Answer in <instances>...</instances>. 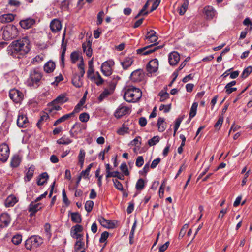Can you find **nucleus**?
<instances>
[{
  "mask_svg": "<svg viewBox=\"0 0 252 252\" xmlns=\"http://www.w3.org/2000/svg\"><path fill=\"white\" fill-rule=\"evenodd\" d=\"M30 50V41L27 37L13 41L7 49L8 55L16 59L23 58Z\"/></svg>",
  "mask_w": 252,
  "mask_h": 252,
  "instance_id": "f257e3e1",
  "label": "nucleus"
},
{
  "mask_svg": "<svg viewBox=\"0 0 252 252\" xmlns=\"http://www.w3.org/2000/svg\"><path fill=\"white\" fill-rule=\"evenodd\" d=\"M142 96V92L139 88L132 86H128L126 88L124 98L128 102H135Z\"/></svg>",
  "mask_w": 252,
  "mask_h": 252,
  "instance_id": "f03ea898",
  "label": "nucleus"
},
{
  "mask_svg": "<svg viewBox=\"0 0 252 252\" xmlns=\"http://www.w3.org/2000/svg\"><path fill=\"white\" fill-rule=\"evenodd\" d=\"M42 77V73L38 69L31 70L28 80L29 85L35 88L38 87L40 84Z\"/></svg>",
  "mask_w": 252,
  "mask_h": 252,
  "instance_id": "7ed1b4c3",
  "label": "nucleus"
},
{
  "mask_svg": "<svg viewBox=\"0 0 252 252\" xmlns=\"http://www.w3.org/2000/svg\"><path fill=\"white\" fill-rule=\"evenodd\" d=\"M43 242V239L39 236L34 235L27 239L25 242V247L27 250L36 248Z\"/></svg>",
  "mask_w": 252,
  "mask_h": 252,
  "instance_id": "20e7f679",
  "label": "nucleus"
},
{
  "mask_svg": "<svg viewBox=\"0 0 252 252\" xmlns=\"http://www.w3.org/2000/svg\"><path fill=\"white\" fill-rule=\"evenodd\" d=\"M18 34L17 28L14 25L7 26L3 31V36L5 40H10L15 38Z\"/></svg>",
  "mask_w": 252,
  "mask_h": 252,
  "instance_id": "39448f33",
  "label": "nucleus"
},
{
  "mask_svg": "<svg viewBox=\"0 0 252 252\" xmlns=\"http://www.w3.org/2000/svg\"><path fill=\"white\" fill-rule=\"evenodd\" d=\"M10 98L16 103H20L24 98V94L19 90L13 89L9 93Z\"/></svg>",
  "mask_w": 252,
  "mask_h": 252,
  "instance_id": "423d86ee",
  "label": "nucleus"
},
{
  "mask_svg": "<svg viewBox=\"0 0 252 252\" xmlns=\"http://www.w3.org/2000/svg\"><path fill=\"white\" fill-rule=\"evenodd\" d=\"M114 65L113 61H107L104 62L101 66V70L103 74L106 76H109L112 73V67Z\"/></svg>",
  "mask_w": 252,
  "mask_h": 252,
  "instance_id": "0eeeda50",
  "label": "nucleus"
},
{
  "mask_svg": "<svg viewBox=\"0 0 252 252\" xmlns=\"http://www.w3.org/2000/svg\"><path fill=\"white\" fill-rule=\"evenodd\" d=\"M155 44L145 46L136 50L137 54L143 55L149 54L156 50L160 48L161 46H155Z\"/></svg>",
  "mask_w": 252,
  "mask_h": 252,
  "instance_id": "6e6552de",
  "label": "nucleus"
},
{
  "mask_svg": "<svg viewBox=\"0 0 252 252\" xmlns=\"http://www.w3.org/2000/svg\"><path fill=\"white\" fill-rule=\"evenodd\" d=\"M9 155V149L8 145L3 143L0 145V160L5 162Z\"/></svg>",
  "mask_w": 252,
  "mask_h": 252,
  "instance_id": "1a4fd4ad",
  "label": "nucleus"
},
{
  "mask_svg": "<svg viewBox=\"0 0 252 252\" xmlns=\"http://www.w3.org/2000/svg\"><path fill=\"white\" fill-rule=\"evenodd\" d=\"M17 125L18 127L21 128L26 127L29 125L28 118L23 112H19L17 119Z\"/></svg>",
  "mask_w": 252,
  "mask_h": 252,
  "instance_id": "9d476101",
  "label": "nucleus"
},
{
  "mask_svg": "<svg viewBox=\"0 0 252 252\" xmlns=\"http://www.w3.org/2000/svg\"><path fill=\"white\" fill-rule=\"evenodd\" d=\"M158 68V61L157 59L151 60L146 66L147 71L150 73L157 72Z\"/></svg>",
  "mask_w": 252,
  "mask_h": 252,
  "instance_id": "9b49d317",
  "label": "nucleus"
},
{
  "mask_svg": "<svg viewBox=\"0 0 252 252\" xmlns=\"http://www.w3.org/2000/svg\"><path fill=\"white\" fill-rule=\"evenodd\" d=\"M11 221V217L8 213H2L0 216V227H7Z\"/></svg>",
  "mask_w": 252,
  "mask_h": 252,
  "instance_id": "f8f14e48",
  "label": "nucleus"
},
{
  "mask_svg": "<svg viewBox=\"0 0 252 252\" xmlns=\"http://www.w3.org/2000/svg\"><path fill=\"white\" fill-rule=\"evenodd\" d=\"M180 60V56L177 52L170 53L168 56V61L171 65H176Z\"/></svg>",
  "mask_w": 252,
  "mask_h": 252,
  "instance_id": "ddd939ff",
  "label": "nucleus"
},
{
  "mask_svg": "<svg viewBox=\"0 0 252 252\" xmlns=\"http://www.w3.org/2000/svg\"><path fill=\"white\" fill-rule=\"evenodd\" d=\"M130 112V109L123 105H121L116 110L115 113V116L117 118H121Z\"/></svg>",
  "mask_w": 252,
  "mask_h": 252,
  "instance_id": "4468645a",
  "label": "nucleus"
},
{
  "mask_svg": "<svg viewBox=\"0 0 252 252\" xmlns=\"http://www.w3.org/2000/svg\"><path fill=\"white\" fill-rule=\"evenodd\" d=\"M144 77L142 70L137 69L132 72L130 79L133 82H137L141 81Z\"/></svg>",
  "mask_w": 252,
  "mask_h": 252,
  "instance_id": "2eb2a0df",
  "label": "nucleus"
},
{
  "mask_svg": "<svg viewBox=\"0 0 252 252\" xmlns=\"http://www.w3.org/2000/svg\"><path fill=\"white\" fill-rule=\"evenodd\" d=\"M40 203L32 202L29 205L28 210L31 212L30 216L32 217L39 210L41 209Z\"/></svg>",
  "mask_w": 252,
  "mask_h": 252,
  "instance_id": "dca6fc26",
  "label": "nucleus"
},
{
  "mask_svg": "<svg viewBox=\"0 0 252 252\" xmlns=\"http://www.w3.org/2000/svg\"><path fill=\"white\" fill-rule=\"evenodd\" d=\"M35 23V20L33 18H27L26 19L21 20L20 22V25L23 29L30 28Z\"/></svg>",
  "mask_w": 252,
  "mask_h": 252,
  "instance_id": "f3484780",
  "label": "nucleus"
},
{
  "mask_svg": "<svg viewBox=\"0 0 252 252\" xmlns=\"http://www.w3.org/2000/svg\"><path fill=\"white\" fill-rule=\"evenodd\" d=\"M98 220L101 225L107 228H113L115 227L114 222L110 220H106L102 217L99 218Z\"/></svg>",
  "mask_w": 252,
  "mask_h": 252,
  "instance_id": "a211bd4d",
  "label": "nucleus"
},
{
  "mask_svg": "<svg viewBox=\"0 0 252 252\" xmlns=\"http://www.w3.org/2000/svg\"><path fill=\"white\" fill-rule=\"evenodd\" d=\"M50 29L53 32H57L62 29V24L57 19L53 20L50 23Z\"/></svg>",
  "mask_w": 252,
  "mask_h": 252,
  "instance_id": "6ab92c4d",
  "label": "nucleus"
},
{
  "mask_svg": "<svg viewBox=\"0 0 252 252\" xmlns=\"http://www.w3.org/2000/svg\"><path fill=\"white\" fill-rule=\"evenodd\" d=\"M77 73H74L72 78V83L76 88H80L83 85L82 77Z\"/></svg>",
  "mask_w": 252,
  "mask_h": 252,
  "instance_id": "aec40b11",
  "label": "nucleus"
},
{
  "mask_svg": "<svg viewBox=\"0 0 252 252\" xmlns=\"http://www.w3.org/2000/svg\"><path fill=\"white\" fill-rule=\"evenodd\" d=\"M120 79V78L118 75H114L112 78L107 79L106 82L109 86H111L112 89H115L117 82Z\"/></svg>",
  "mask_w": 252,
  "mask_h": 252,
  "instance_id": "412c9836",
  "label": "nucleus"
},
{
  "mask_svg": "<svg viewBox=\"0 0 252 252\" xmlns=\"http://www.w3.org/2000/svg\"><path fill=\"white\" fill-rule=\"evenodd\" d=\"M133 63L132 57H126L123 61L121 62V64L124 69H127Z\"/></svg>",
  "mask_w": 252,
  "mask_h": 252,
  "instance_id": "4be33fe9",
  "label": "nucleus"
},
{
  "mask_svg": "<svg viewBox=\"0 0 252 252\" xmlns=\"http://www.w3.org/2000/svg\"><path fill=\"white\" fill-rule=\"evenodd\" d=\"M15 16L12 14H3L0 16V22L2 23H6L12 21Z\"/></svg>",
  "mask_w": 252,
  "mask_h": 252,
  "instance_id": "5701e85b",
  "label": "nucleus"
},
{
  "mask_svg": "<svg viewBox=\"0 0 252 252\" xmlns=\"http://www.w3.org/2000/svg\"><path fill=\"white\" fill-rule=\"evenodd\" d=\"M17 202L16 197L12 195H9L5 201V205L7 207L13 206Z\"/></svg>",
  "mask_w": 252,
  "mask_h": 252,
  "instance_id": "b1692460",
  "label": "nucleus"
},
{
  "mask_svg": "<svg viewBox=\"0 0 252 252\" xmlns=\"http://www.w3.org/2000/svg\"><path fill=\"white\" fill-rule=\"evenodd\" d=\"M146 38L151 43H154L157 41L158 37L156 35V32L154 30H150L149 31L146 36Z\"/></svg>",
  "mask_w": 252,
  "mask_h": 252,
  "instance_id": "393cba45",
  "label": "nucleus"
},
{
  "mask_svg": "<svg viewBox=\"0 0 252 252\" xmlns=\"http://www.w3.org/2000/svg\"><path fill=\"white\" fill-rule=\"evenodd\" d=\"M108 88L105 89L104 91L100 94L99 97V100L100 101H102L113 92L114 89H112L111 86H108Z\"/></svg>",
  "mask_w": 252,
  "mask_h": 252,
  "instance_id": "a878e982",
  "label": "nucleus"
},
{
  "mask_svg": "<svg viewBox=\"0 0 252 252\" xmlns=\"http://www.w3.org/2000/svg\"><path fill=\"white\" fill-rule=\"evenodd\" d=\"M73 115H74V112H71L70 113L64 115L62 117H61V118H60L59 119H58L55 122V123L54 124V126H57L58 124L64 122L65 121L67 120L69 118L73 116Z\"/></svg>",
  "mask_w": 252,
  "mask_h": 252,
  "instance_id": "bb28decb",
  "label": "nucleus"
},
{
  "mask_svg": "<svg viewBox=\"0 0 252 252\" xmlns=\"http://www.w3.org/2000/svg\"><path fill=\"white\" fill-rule=\"evenodd\" d=\"M55 68V64L53 62H47L44 66V69L47 73H51L53 71Z\"/></svg>",
  "mask_w": 252,
  "mask_h": 252,
  "instance_id": "cd10ccee",
  "label": "nucleus"
},
{
  "mask_svg": "<svg viewBox=\"0 0 252 252\" xmlns=\"http://www.w3.org/2000/svg\"><path fill=\"white\" fill-rule=\"evenodd\" d=\"M34 170L35 167L33 165H31L29 168L25 177V181H29L32 178Z\"/></svg>",
  "mask_w": 252,
  "mask_h": 252,
  "instance_id": "c85d7f7f",
  "label": "nucleus"
},
{
  "mask_svg": "<svg viewBox=\"0 0 252 252\" xmlns=\"http://www.w3.org/2000/svg\"><path fill=\"white\" fill-rule=\"evenodd\" d=\"M157 126L159 132H163L166 128V123L164 122V119L163 118H159Z\"/></svg>",
  "mask_w": 252,
  "mask_h": 252,
  "instance_id": "c756f323",
  "label": "nucleus"
},
{
  "mask_svg": "<svg viewBox=\"0 0 252 252\" xmlns=\"http://www.w3.org/2000/svg\"><path fill=\"white\" fill-rule=\"evenodd\" d=\"M82 48L84 52L86 53V55L90 57L92 54V50L91 49V45L90 42H88L87 44H83Z\"/></svg>",
  "mask_w": 252,
  "mask_h": 252,
  "instance_id": "7c9ffc66",
  "label": "nucleus"
},
{
  "mask_svg": "<svg viewBox=\"0 0 252 252\" xmlns=\"http://www.w3.org/2000/svg\"><path fill=\"white\" fill-rule=\"evenodd\" d=\"M49 119V116L47 113H44L40 117L38 123H37V126L38 128L41 129L42 126L47 122Z\"/></svg>",
  "mask_w": 252,
  "mask_h": 252,
  "instance_id": "2f4dec72",
  "label": "nucleus"
},
{
  "mask_svg": "<svg viewBox=\"0 0 252 252\" xmlns=\"http://www.w3.org/2000/svg\"><path fill=\"white\" fill-rule=\"evenodd\" d=\"M70 217L71 220L74 223H79L81 222V216L78 213H71Z\"/></svg>",
  "mask_w": 252,
  "mask_h": 252,
  "instance_id": "473e14b6",
  "label": "nucleus"
},
{
  "mask_svg": "<svg viewBox=\"0 0 252 252\" xmlns=\"http://www.w3.org/2000/svg\"><path fill=\"white\" fill-rule=\"evenodd\" d=\"M48 178V174L46 172L42 173L39 177L37 180V184L38 185H43L47 180Z\"/></svg>",
  "mask_w": 252,
  "mask_h": 252,
  "instance_id": "72a5a7b5",
  "label": "nucleus"
},
{
  "mask_svg": "<svg viewBox=\"0 0 252 252\" xmlns=\"http://www.w3.org/2000/svg\"><path fill=\"white\" fill-rule=\"evenodd\" d=\"M64 39H65V33H63L62 40V52L61 54V60L63 62L64 61V57L65 55V53L66 50V42H64Z\"/></svg>",
  "mask_w": 252,
  "mask_h": 252,
  "instance_id": "f704fd0d",
  "label": "nucleus"
},
{
  "mask_svg": "<svg viewBox=\"0 0 252 252\" xmlns=\"http://www.w3.org/2000/svg\"><path fill=\"white\" fill-rule=\"evenodd\" d=\"M204 12L207 18L212 19L215 16V11L212 7H207L204 8Z\"/></svg>",
  "mask_w": 252,
  "mask_h": 252,
  "instance_id": "c9c22d12",
  "label": "nucleus"
},
{
  "mask_svg": "<svg viewBox=\"0 0 252 252\" xmlns=\"http://www.w3.org/2000/svg\"><path fill=\"white\" fill-rule=\"evenodd\" d=\"M21 162V158L18 155H15L13 157L11 161V165L13 167H17L20 164Z\"/></svg>",
  "mask_w": 252,
  "mask_h": 252,
  "instance_id": "e433bc0d",
  "label": "nucleus"
},
{
  "mask_svg": "<svg viewBox=\"0 0 252 252\" xmlns=\"http://www.w3.org/2000/svg\"><path fill=\"white\" fill-rule=\"evenodd\" d=\"M184 2L182 4L179 11V14L181 15H184L186 11H187L188 5H189V1L188 0H183Z\"/></svg>",
  "mask_w": 252,
  "mask_h": 252,
  "instance_id": "4c0bfd02",
  "label": "nucleus"
},
{
  "mask_svg": "<svg viewBox=\"0 0 252 252\" xmlns=\"http://www.w3.org/2000/svg\"><path fill=\"white\" fill-rule=\"evenodd\" d=\"M198 106V104L196 102H194L190 108V110L189 112V118L191 119L193 117H194L196 114V111H197V108Z\"/></svg>",
  "mask_w": 252,
  "mask_h": 252,
  "instance_id": "58836bf2",
  "label": "nucleus"
},
{
  "mask_svg": "<svg viewBox=\"0 0 252 252\" xmlns=\"http://www.w3.org/2000/svg\"><path fill=\"white\" fill-rule=\"evenodd\" d=\"M82 230L83 227L80 225L77 224L71 228V234H76V233L82 232Z\"/></svg>",
  "mask_w": 252,
  "mask_h": 252,
  "instance_id": "ea45409f",
  "label": "nucleus"
},
{
  "mask_svg": "<svg viewBox=\"0 0 252 252\" xmlns=\"http://www.w3.org/2000/svg\"><path fill=\"white\" fill-rule=\"evenodd\" d=\"M72 142V140L68 138H66L64 136L62 137L57 140V143L59 144L67 145Z\"/></svg>",
  "mask_w": 252,
  "mask_h": 252,
  "instance_id": "a19ab883",
  "label": "nucleus"
},
{
  "mask_svg": "<svg viewBox=\"0 0 252 252\" xmlns=\"http://www.w3.org/2000/svg\"><path fill=\"white\" fill-rule=\"evenodd\" d=\"M91 80L94 81L97 86L102 85L104 82L101 75H98V76H94V78L91 79Z\"/></svg>",
  "mask_w": 252,
  "mask_h": 252,
  "instance_id": "79ce46f5",
  "label": "nucleus"
},
{
  "mask_svg": "<svg viewBox=\"0 0 252 252\" xmlns=\"http://www.w3.org/2000/svg\"><path fill=\"white\" fill-rule=\"evenodd\" d=\"M252 67L250 66H248V67H247L243 70V71L241 74V77L243 78H246L250 74V73L252 72Z\"/></svg>",
  "mask_w": 252,
  "mask_h": 252,
  "instance_id": "37998d69",
  "label": "nucleus"
},
{
  "mask_svg": "<svg viewBox=\"0 0 252 252\" xmlns=\"http://www.w3.org/2000/svg\"><path fill=\"white\" fill-rule=\"evenodd\" d=\"M94 206V202L93 201H87L85 204V209L87 212H90L92 211Z\"/></svg>",
  "mask_w": 252,
  "mask_h": 252,
  "instance_id": "c03bdc74",
  "label": "nucleus"
},
{
  "mask_svg": "<svg viewBox=\"0 0 252 252\" xmlns=\"http://www.w3.org/2000/svg\"><path fill=\"white\" fill-rule=\"evenodd\" d=\"M159 141V138L158 136H154L148 140V143L150 146L155 145Z\"/></svg>",
  "mask_w": 252,
  "mask_h": 252,
  "instance_id": "a18cd8bd",
  "label": "nucleus"
},
{
  "mask_svg": "<svg viewBox=\"0 0 252 252\" xmlns=\"http://www.w3.org/2000/svg\"><path fill=\"white\" fill-rule=\"evenodd\" d=\"M84 64L83 61V59H81L80 63L78 65V69H79V74L80 77H83L85 74Z\"/></svg>",
  "mask_w": 252,
  "mask_h": 252,
  "instance_id": "49530a36",
  "label": "nucleus"
},
{
  "mask_svg": "<svg viewBox=\"0 0 252 252\" xmlns=\"http://www.w3.org/2000/svg\"><path fill=\"white\" fill-rule=\"evenodd\" d=\"M120 168L122 172L124 173V175L128 176L129 175L127 166L126 163H122Z\"/></svg>",
  "mask_w": 252,
  "mask_h": 252,
  "instance_id": "de8ad7c7",
  "label": "nucleus"
},
{
  "mask_svg": "<svg viewBox=\"0 0 252 252\" xmlns=\"http://www.w3.org/2000/svg\"><path fill=\"white\" fill-rule=\"evenodd\" d=\"M44 57L43 54L38 55L32 59V62L33 63L37 64L43 60Z\"/></svg>",
  "mask_w": 252,
  "mask_h": 252,
  "instance_id": "09e8293b",
  "label": "nucleus"
},
{
  "mask_svg": "<svg viewBox=\"0 0 252 252\" xmlns=\"http://www.w3.org/2000/svg\"><path fill=\"white\" fill-rule=\"evenodd\" d=\"M65 101H66V98H65V96L63 95H60L56 99H55L53 101L52 103L54 104H56V103L63 104Z\"/></svg>",
  "mask_w": 252,
  "mask_h": 252,
  "instance_id": "8fccbe9b",
  "label": "nucleus"
},
{
  "mask_svg": "<svg viewBox=\"0 0 252 252\" xmlns=\"http://www.w3.org/2000/svg\"><path fill=\"white\" fill-rule=\"evenodd\" d=\"M22 241V236L20 235H16L12 239V243L15 245L19 244Z\"/></svg>",
  "mask_w": 252,
  "mask_h": 252,
  "instance_id": "3c124183",
  "label": "nucleus"
},
{
  "mask_svg": "<svg viewBox=\"0 0 252 252\" xmlns=\"http://www.w3.org/2000/svg\"><path fill=\"white\" fill-rule=\"evenodd\" d=\"M144 187V181L143 179H139L136 184V188L137 190H141Z\"/></svg>",
  "mask_w": 252,
  "mask_h": 252,
  "instance_id": "603ef678",
  "label": "nucleus"
},
{
  "mask_svg": "<svg viewBox=\"0 0 252 252\" xmlns=\"http://www.w3.org/2000/svg\"><path fill=\"white\" fill-rule=\"evenodd\" d=\"M79 118L82 122H87L89 119V115L86 113H82L79 115Z\"/></svg>",
  "mask_w": 252,
  "mask_h": 252,
  "instance_id": "864d4df0",
  "label": "nucleus"
},
{
  "mask_svg": "<svg viewBox=\"0 0 252 252\" xmlns=\"http://www.w3.org/2000/svg\"><path fill=\"white\" fill-rule=\"evenodd\" d=\"M113 182L114 183V186L115 188L120 190H123V187L121 183L117 179H113Z\"/></svg>",
  "mask_w": 252,
  "mask_h": 252,
  "instance_id": "5fc2aeb1",
  "label": "nucleus"
},
{
  "mask_svg": "<svg viewBox=\"0 0 252 252\" xmlns=\"http://www.w3.org/2000/svg\"><path fill=\"white\" fill-rule=\"evenodd\" d=\"M70 58L72 63H74L79 59V54L77 52H73L70 55Z\"/></svg>",
  "mask_w": 252,
  "mask_h": 252,
  "instance_id": "6e6d98bb",
  "label": "nucleus"
},
{
  "mask_svg": "<svg viewBox=\"0 0 252 252\" xmlns=\"http://www.w3.org/2000/svg\"><path fill=\"white\" fill-rule=\"evenodd\" d=\"M223 122V117L222 116H220L219 117L218 120L217 121V122L215 123V124L214 125V127L216 129H219L220 128Z\"/></svg>",
  "mask_w": 252,
  "mask_h": 252,
  "instance_id": "4d7b16f0",
  "label": "nucleus"
},
{
  "mask_svg": "<svg viewBox=\"0 0 252 252\" xmlns=\"http://www.w3.org/2000/svg\"><path fill=\"white\" fill-rule=\"evenodd\" d=\"M94 69L93 67H90L88 68V70L87 72V77L90 80L94 78Z\"/></svg>",
  "mask_w": 252,
  "mask_h": 252,
  "instance_id": "13d9d810",
  "label": "nucleus"
},
{
  "mask_svg": "<svg viewBox=\"0 0 252 252\" xmlns=\"http://www.w3.org/2000/svg\"><path fill=\"white\" fill-rule=\"evenodd\" d=\"M141 139L140 136H137L132 141H131V145L132 146L139 147L141 144V142L139 141Z\"/></svg>",
  "mask_w": 252,
  "mask_h": 252,
  "instance_id": "bf43d9fd",
  "label": "nucleus"
},
{
  "mask_svg": "<svg viewBox=\"0 0 252 252\" xmlns=\"http://www.w3.org/2000/svg\"><path fill=\"white\" fill-rule=\"evenodd\" d=\"M104 15V13L103 11H100L97 14V24L98 25L102 24L103 21V17Z\"/></svg>",
  "mask_w": 252,
  "mask_h": 252,
  "instance_id": "052dcab7",
  "label": "nucleus"
},
{
  "mask_svg": "<svg viewBox=\"0 0 252 252\" xmlns=\"http://www.w3.org/2000/svg\"><path fill=\"white\" fill-rule=\"evenodd\" d=\"M159 95L160 96V101H164L169 97V94L167 92H161L159 94Z\"/></svg>",
  "mask_w": 252,
  "mask_h": 252,
  "instance_id": "680f3d73",
  "label": "nucleus"
},
{
  "mask_svg": "<svg viewBox=\"0 0 252 252\" xmlns=\"http://www.w3.org/2000/svg\"><path fill=\"white\" fill-rule=\"evenodd\" d=\"M144 163V159L142 156H138L136 160V166L140 167L142 166V165Z\"/></svg>",
  "mask_w": 252,
  "mask_h": 252,
  "instance_id": "e2e57ef3",
  "label": "nucleus"
},
{
  "mask_svg": "<svg viewBox=\"0 0 252 252\" xmlns=\"http://www.w3.org/2000/svg\"><path fill=\"white\" fill-rule=\"evenodd\" d=\"M8 3L10 6L19 7L21 2L17 0H8Z\"/></svg>",
  "mask_w": 252,
  "mask_h": 252,
  "instance_id": "0e129e2a",
  "label": "nucleus"
},
{
  "mask_svg": "<svg viewBox=\"0 0 252 252\" xmlns=\"http://www.w3.org/2000/svg\"><path fill=\"white\" fill-rule=\"evenodd\" d=\"M151 0L153 1V3L152 5V6L151 7V9L150 10L151 12L156 10L160 2V0Z\"/></svg>",
  "mask_w": 252,
  "mask_h": 252,
  "instance_id": "69168bd1",
  "label": "nucleus"
},
{
  "mask_svg": "<svg viewBox=\"0 0 252 252\" xmlns=\"http://www.w3.org/2000/svg\"><path fill=\"white\" fill-rule=\"evenodd\" d=\"M108 236H109L108 232H107L106 231L103 232L101 235V237L99 239L100 242H101V243L104 242L106 240V239H107Z\"/></svg>",
  "mask_w": 252,
  "mask_h": 252,
  "instance_id": "338daca9",
  "label": "nucleus"
},
{
  "mask_svg": "<svg viewBox=\"0 0 252 252\" xmlns=\"http://www.w3.org/2000/svg\"><path fill=\"white\" fill-rule=\"evenodd\" d=\"M160 158H158L156 159H154L151 164V168L152 169L155 168L159 164V163L160 162Z\"/></svg>",
  "mask_w": 252,
  "mask_h": 252,
  "instance_id": "774afa93",
  "label": "nucleus"
}]
</instances>
